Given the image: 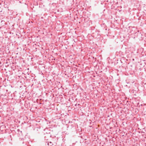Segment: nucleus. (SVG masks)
<instances>
[{
  "mask_svg": "<svg viewBox=\"0 0 146 146\" xmlns=\"http://www.w3.org/2000/svg\"><path fill=\"white\" fill-rule=\"evenodd\" d=\"M44 137L46 139V138L48 137H51V134H50V133H46L44 134Z\"/></svg>",
  "mask_w": 146,
  "mask_h": 146,
  "instance_id": "obj_1",
  "label": "nucleus"
},
{
  "mask_svg": "<svg viewBox=\"0 0 146 146\" xmlns=\"http://www.w3.org/2000/svg\"><path fill=\"white\" fill-rule=\"evenodd\" d=\"M45 144H47L48 146H52L53 145L52 143L51 142H46Z\"/></svg>",
  "mask_w": 146,
  "mask_h": 146,
  "instance_id": "obj_2",
  "label": "nucleus"
},
{
  "mask_svg": "<svg viewBox=\"0 0 146 146\" xmlns=\"http://www.w3.org/2000/svg\"><path fill=\"white\" fill-rule=\"evenodd\" d=\"M19 131V129H18L17 130V131Z\"/></svg>",
  "mask_w": 146,
  "mask_h": 146,
  "instance_id": "obj_3",
  "label": "nucleus"
},
{
  "mask_svg": "<svg viewBox=\"0 0 146 146\" xmlns=\"http://www.w3.org/2000/svg\"><path fill=\"white\" fill-rule=\"evenodd\" d=\"M75 106H76V104H75Z\"/></svg>",
  "mask_w": 146,
  "mask_h": 146,
  "instance_id": "obj_4",
  "label": "nucleus"
}]
</instances>
